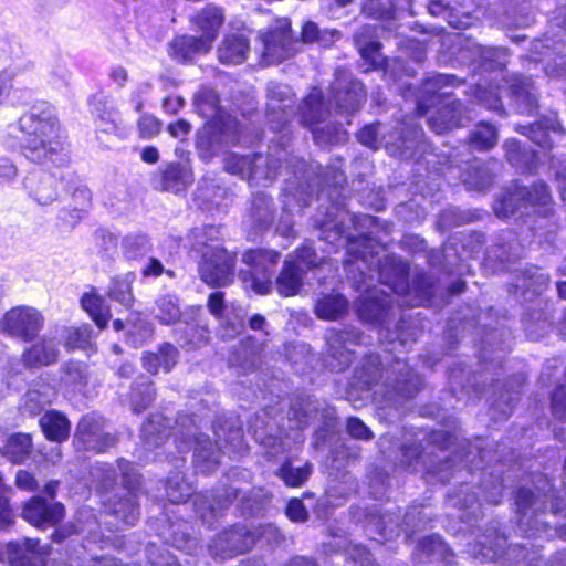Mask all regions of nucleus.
<instances>
[{"label":"nucleus","mask_w":566,"mask_h":566,"mask_svg":"<svg viewBox=\"0 0 566 566\" xmlns=\"http://www.w3.org/2000/svg\"><path fill=\"white\" fill-rule=\"evenodd\" d=\"M19 126L25 134L23 145L31 160L41 161L55 150L53 139L56 135V122L50 115L25 114L20 118Z\"/></svg>","instance_id":"nucleus-1"},{"label":"nucleus","mask_w":566,"mask_h":566,"mask_svg":"<svg viewBox=\"0 0 566 566\" xmlns=\"http://www.w3.org/2000/svg\"><path fill=\"white\" fill-rule=\"evenodd\" d=\"M260 40L263 45L262 56L268 64L281 63L293 57L300 50L287 19L277 20L273 28L260 35Z\"/></svg>","instance_id":"nucleus-2"},{"label":"nucleus","mask_w":566,"mask_h":566,"mask_svg":"<svg viewBox=\"0 0 566 566\" xmlns=\"http://www.w3.org/2000/svg\"><path fill=\"white\" fill-rule=\"evenodd\" d=\"M279 261V253L273 251L251 250L243 254L245 270L240 271V279L258 294H265L271 289L270 269Z\"/></svg>","instance_id":"nucleus-3"},{"label":"nucleus","mask_w":566,"mask_h":566,"mask_svg":"<svg viewBox=\"0 0 566 566\" xmlns=\"http://www.w3.org/2000/svg\"><path fill=\"white\" fill-rule=\"evenodd\" d=\"M280 165L277 159L264 158L261 155L239 156L228 155L224 159V168L233 175L255 184L271 182L277 172Z\"/></svg>","instance_id":"nucleus-4"},{"label":"nucleus","mask_w":566,"mask_h":566,"mask_svg":"<svg viewBox=\"0 0 566 566\" xmlns=\"http://www.w3.org/2000/svg\"><path fill=\"white\" fill-rule=\"evenodd\" d=\"M43 325L42 313L35 307L27 305L12 307L4 313L1 319L3 333L24 342L34 339Z\"/></svg>","instance_id":"nucleus-5"},{"label":"nucleus","mask_w":566,"mask_h":566,"mask_svg":"<svg viewBox=\"0 0 566 566\" xmlns=\"http://www.w3.org/2000/svg\"><path fill=\"white\" fill-rule=\"evenodd\" d=\"M234 258L219 247H207L202 251L199 273L202 281L211 286H223L231 282Z\"/></svg>","instance_id":"nucleus-6"},{"label":"nucleus","mask_w":566,"mask_h":566,"mask_svg":"<svg viewBox=\"0 0 566 566\" xmlns=\"http://www.w3.org/2000/svg\"><path fill=\"white\" fill-rule=\"evenodd\" d=\"M365 96L363 84L354 80L348 71L338 70L336 72V78L331 88L329 104L334 103L340 112L353 113L361 106Z\"/></svg>","instance_id":"nucleus-7"},{"label":"nucleus","mask_w":566,"mask_h":566,"mask_svg":"<svg viewBox=\"0 0 566 566\" xmlns=\"http://www.w3.org/2000/svg\"><path fill=\"white\" fill-rule=\"evenodd\" d=\"M75 437L86 450L97 452L115 443L114 437L103 431L101 421L94 416H85L80 420Z\"/></svg>","instance_id":"nucleus-8"},{"label":"nucleus","mask_w":566,"mask_h":566,"mask_svg":"<svg viewBox=\"0 0 566 566\" xmlns=\"http://www.w3.org/2000/svg\"><path fill=\"white\" fill-rule=\"evenodd\" d=\"M255 543L253 533L231 530L219 535L209 546L211 554L228 558L248 552Z\"/></svg>","instance_id":"nucleus-9"},{"label":"nucleus","mask_w":566,"mask_h":566,"mask_svg":"<svg viewBox=\"0 0 566 566\" xmlns=\"http://www.w3.org/2000/svg\"><path fill=\"white\" fill-rule=\"evenodd\" d=\"M64 516L61 503L48 504L42 497H32L23 509V517L33 525L55 524Z\"/></svg>","instance_id":"nucleus-10"},{"label":"nucleus","mask_w":566,"mask_h":566,"mask_svg":"<svg viewBox=\"0 0 566 566\" xmlns=\"http://www.w3.org/2000/svg\"><path fill=\"white\" fill-rule=\"evenodd\" d=\"M326 342L329 354L340 360L342 364L348 365L352 357L349 346L360 342V334L355 328L329 329L326 334Z\"/></svg>","instance_id":"nucleus-11"},{"label":"nucleus","mask_w":566,"mask_h":566,"mask_svg":"<svg viewBox=\"0 0 566 566\" xmlns=\"http://www.w3.org/2000/svg\"><path fill=\"white\" fill-rule=\"evenodd\" d=\"M24 185L40 205H50L57 198V182L51 175L33 172L25 178Z\"/></svg>","instance_id":"nucleus-12"},{"label":"nucleus","mask_w":566,"mask_h":566,"mask_svg":"<svg viewBox=\"0 0 566 566\" xmlns=\"http://www.w3.org/2000/svg\"><path fill=\"white\" fill-rule=\"evenodd\" d=\"M214 41V35H201L200 38L193 35L177 36L170 43L171 55L179 61L191 59L198 53L208 52Z\"/></svg>","instance_id":"nucleus-13"},{"label":"nucleus","mask_w":566,"mask_h":566,"mask_svg":"<svg viewBox=\"0 0 566 566\" xmlns=\"http://www.w3.org/2000/svg\"><path fill=\"white\" fill-rule=\"evenodd\" d=\"M268 113L271 120L277 117L279 122H287L292 105L291 88L284 84L271 83L268 86Z\"/></svg>","instance_id":"nucleus-14"},{"label":"nucleus","mask_w":566,"mask_h":566,"mask_svg":"<svg viewBox=\"0 0 566 566\" xmlns=\"http://www.w3.org/2000/svg\"><path fill=\"white\" fill-rule=\"evenodd\" d=\"M59 344L43 337L23 353V363L29 367L49 366L57 361Z\"/></svg>","instance_id":"nucleus-15"},{"label":"nucleus","mask_w":566,"mask_h":566,"mask_svg":"<svg viewBox=\"0 0 566 566\" xmlns=\"http://www.w3.org/2000/svg\"><path fill=\"white\" fill-rule=\"evenodd\" d=\"M249 42L241 34L227 35L218 48V57L222 64L237 65L245 61Z\"/></svg>","instance_id":"nucleus-16"},{"label":"nucleus","mask_w":566,"mask_h":566,"mask_svg":"<svg viewBox=\"0 0 566 566\" xmlns=\"http://www.w3.org/2000/svg\"><path fill=\"white\" fill-rule=\"evenodd\" d=\"M195 464L202 473L213 471L220 459V449L208 436L200 434L195 439Z\"/></svg>","instance_id":"nucleus-17"},{"label":"nucleus","mask_w":566,"mask_h":566,"mask_svg":"<svg viewBox=\"0 0 566 566\" xmlns=\"http://www.w3.org/2000/svg\"><path fill=\"white\" fill-rule=\"evenodd\" d=\"M54 392L50 385L35 384L24 395L20 410L23 415L36 416L52 402Z\"/></svg>","instance_id":"nucleus-18"},{"label":"nucleus","mask_w":566,"mask_h":566,"mask_svg":"<svg viewBox=\"0 0 566 566\" xmlns=\"http://www.w3.org/2000/svg\"><path fill=\"white\" fill-rule=\"evenodd\" d=\"M192 181L191 170L178 163L168 164L160 175V188L165 191L179 192Z\"/></svg>","instance_id":"nucleus-19"},{"label":"nucleus","mask_w":566,"mask_h":566,"mask_svg":"<svg viewBox=\"0 0 566 566\" xmlns=\"http://www.w3.org/2000/svg\"><path fill=\"white\" fill-rule=\"evenodd\" d=\"M40 426L44 436L51 441L62 442L70 436L71 423L67 418L57 410L45 412L40 418Z\"/></svg>","instance_id":"nucleus-20"},{"label":"nucleus","mask_w":566,"mask_h":566,"mask_svg":"<svg viewBox=\"0 0 566 566\" xmlns=\"http://www.w3.org/2000/svg\"><path fill=\"white\" fill-rule=\"evenodd\" d=\"M348 308L347 300L340 294H324L315 304V314L321 319L335 321L340 318Z\"/></svg>","instance_id":"nucleus-21"},{"label":"nucleus","mask_w":566,"mask_h":566,"mask_svg":"<svg viewBox=\"0 0 566 566\" xmlns=\"http://www.w3.org/2000/svg\"><path fill=\"white\" fill-rule=\"evenodd\" d=\"M461 104L452 101L443 105L436 115H431L429 118L430 127L437 134H443L454 127L461 125V118L459 116Z\"/></svg>","instance_id":"nucleus-22"},{"label":"nucleus","mask_w":566,"mask_h":566,"mask_svg":"<svg viewBox=\"0 0 566 566\" xmlns=\"http://www.w3.org/2000/svg\"><path fill=\"white\" fill-rule=\"evenodd\" d=\"M178 350L170 344H165L160 347L158 354L148 353L143 357V364L147 371L157 374L160 368L169 371L177 363Z\"/></svg>","instance_id":"nucleus-23"},{"label":"nucleus","mask_w":566,"mask_h":566,"mask_svg":"<svg viewBox=\"0 0 566 566\" xmlns=\"http://www.w3.org/2000/svg\"><path fill=\"white\" fill-rule=\"evenodd\" d=\"M303 270L292 261H285L282 272L276 280V287L281 295L293 296L302 286Z\"/></svg>","instance_id":"nucleus-24"},{"label":"nucleus","mask_w":566,"mask_h":566,"mask_svg":"<svg viewBox=\"0 0 566 566\" xmlns=\"http://www.w3.org/2000/svg\"><path fill=\"white\" fill-rule=\"evenodd\" d=\"M302 119L306 125H313L323 120L327 114V107L322 99V93L318 90H312L304 99L301 108Z\"/></svg>","instance_id":"nucleus-25"},{"label":"nucleus","mask_w":566,"mask_h":566,"mask_svg":"<svg viewBox=\"0 0 566 566\" xmlns=\"http://www.w3.org/2000/svg\"><path fill=\"white\" fill-rule=\"evenodd\" d=\"M32 450V440L29 434H12L3 447V454L12 462L21 463L30 455Z\"/></svg>","instance_id":"nucleus-26"},{"label":"nucleus","mask_w":566,"mask_h":566,"mask_svg":"<svg viewBox=\"0 0 566 566\" xmlns=\"http://www.w3.org/2000/svg\"><path fill=\"white\" fill-rule=\"evenodd\" d=\"M82 307L93 318L95 324L105 328L111 317L109 308L105 305L102 297L94 293H87L81 298Z\"/></svg>","instance_id":"nucleus-27"},{"label":"nucleus","mask_w":566,"mask_h":566,"mask_svg":"<svg viewBox=\"0 0 566 566\" xmlns=\"http://www.w3.org/2000/svg\"><path fill=\"white\" fill-rule=\"evenodd\" d=\"M193 22L203 32L202 35L213 34L216 38L223 23V13L219 8L209 6L193 18Z\"/></svg>","instance_id":"nucleus-28"},{"label":"nucleus","mask_w":566,"mask_h":566,"mask_svg":"<svg viewBox=\"0 0 566 566\" xmlns=\"http://www.w3.org/2000/svg\"><path fill=\"white\" fill-rule=\"evenodd\" d=\"M196 103L198 107V112L207 117V118H221V108L219 107V97L214 90L203 87L201 88L197 96Z\"/></svg>","instance_id":"nucleus-29"},{"label":"nucleus","mask_w":566,"mask_h":566,"mask_svg":"<svg viewBox=\"0 0 566 566\" xmlns=\"http://www.w3.org/2000/svg\"><path fill=\"white\" fill-rule=\"evenodd\" d=\"M370 28H364L361 33H357L355 42L360 52L361 57L370 61L371 65H380L382 63L381 54L379 53L380 44L377 41L369 40L367 34Z\"/></svg>","instance_id":"nucleus-30"},{"label":"nucleus","mask_w":566,"mask_h":566,"mask_svg":"<svg viewBox=\"0 0 566 566\" xmlns=\"http://www.w3.org/2000/svg\"><path fill=\"white\" fill-rule=\"evenodd\" d=\"M515 199H523L530 205H542L545 206L549 199V192L545 184H535L532 189L521 188L516 189L515 192L510 197L509 201Z\"/></svg>","instance_id":"nucleus-31"},{"label":"nucleus","mask_w":566,"mask_h":566,"mask_svg":"<svg viewBox=\"0 0 566 566\" xmlns=\"http://www.w3.org/2000/svg\"><path fill=\"white\" fill-rule=\"evenodd\" d=\"M44 548L36 539H25L21 547V566H46Z\"/></svg>","instance_id":"nucleus-32"},{"label":"nucleus","mask_w":566,"mask_h":566,"mask_svg":"<svg viewBox=\"0 0 566 566\" xmlns=\"http://www.w3.org/2000/svg\"><path fill=\"white\" fill-rule=\"evenodd\" d=\"M312 465L306 463L302 468H293L290 462L284 463L279 470V476L289 486L302 485L310 476Z\"/></svg>","instance_id":"nucleus-33"},{"label":"nucleus","mask_w":566,"mask_h":566,"mask_svg":"<svg viewBox=\"0 0 566 566\" xmlns=\"http://www.w3.org/2000/svg\"><path fill=\"white\" fill-rule=\"evenodd\" d=\"M471 144L478 149H490L497 140V134L493 126L480 124L470 136Z\"/></svg>","instance_id":"nucleus-34"},{"label":"nucleus","mask_w":566,"mask_h":566,"mask_svg":"<svg viewBox=\"0 0 566 566\" xmlns=\"http://www.w3.org/2000/svg\"><path fill=\"white\" fill-rule=\"evenodd\" d=\"M97 138L101 143H106L108 136H115L119 132L118 115L108 112L101 115L96 120Z\"/></svg>","instance_id":"nucleus-35"},{"label":"nucleus","mask_w":566,"mask_h":566,"mask_svg":"<svg viewBox=\"0 0 566 566\" xmlns=\"http://www.w3.org/2000/svg\"><path fill=\"white\" fill-rule=\"evenodd\" d=\"M338 34V32H336L335 30L333 31H321L319 28L317 27V24L313 21H307L304 27H303V30H302V42L304 43H312V42H318L323 45H326L328 44V42H331L336 35Z\"/></svg>","instance_id":"nucleus-36"},{"label":"nucleus","mask_w":566,"mask_h":566,"mask_svg":"<svg viewBox=\"0 0 566 566\" xmlns=\"http://www.w3.org/2000/svg\"><path fill=\"white\" fill-rule=\"evenodd\" d=\"M158 312L156 317L163 324L176 323L180 317L178 304L170 296H163L157 301Z\"/></svg>","instance_id":"nucleus-37"},{"label":"nucleus","mask_w":566,"mask_h":566,"mask_svg":"<svg viewBox=\"0 0 566 566\" xmlns=\"http://www.w3.org/2000/svg\"><path fill=\"white\" fill-rule=\"evenodd\" d=\"M114 513L120 516L126 524L133 525L138 518V507L135 495L129 493L125 499L116 502Z\"/></svg>","instance_id":"nucleus-38"},{"label":"nucleus","mask_w":566,"mask_h":566,"mask_svg":"<svg viewBox=\"0 0 566 566\" xmlns=\"http://www.w3.org/2000/svg\"><path fill=\"white\" fill-rule=\"evenodd\" d=\"M92 329L87 325L73 327L67 331L65 347L69 349L86 348L91 344Z\"/></svg>","instance_id":"nucleus-39"},{"label":"nucleus","mask_w":566,"mask_h":566,"mask_svg":"<svg viewBox=\"0 0 566 566\" xmlns=\"http://www.w3.org/2000/svg\"><path fill=\"white\" fill-rule=\"evenodd\" d=\"M252 217L261 224L272 221L271 200L263 193H259L252 201Z\"/></svg>","instance_id":"nucleus-40"},{"label":"nucleus","mask_w":566,"mask_h":566,"mask_svg":"<svg viewBox=\"0 0 566 566\" xmlns=\"http://www.w3.org/2000/svg\"><path fill=\"white\" fill-rule=\"evenodd\" d=\"M123 244L126 252L130 255L145 253L149 249V240L142 233H130L126 235L123 240Z\"/></svg>","instance_id":"nucleus-41"},{"label":"nucleus","mask_w":566,"mask_h":566,"mask_svg":"<svg viewBox=\"0 0 566 566\" xmlns=\"http://www.w3.org/2000/svg\"><path fill=\"white\" fill-rule=\"evenodd\" d=\"M379 124H371L364 127L358 134L357 138L359 143L369 148L377 149L380 145Z\"/></svg>","instance_id":"nucleus-42"},{"label":"nucleus","mask_w":566,"mask_h":566,"mask_svg":"<svg viewBox=\"0 0 566 566\" xmlns=\"http://www.w3.org/2000/svg\"><path fill=\"white\" fill-rule=\"evenodd\" d=\"M385 310V304L381 302H373L369 296L364 297L358 313L364 319L373 321L377 319L382 311Z\"/></svg>","instance_id":"nucleus-43"},{"label":"nucleus","mask_w":566,"mask_h":566,"mask_svg":"<svg viewBox=\"0 0 566 566\" xmlns=\"http://www.w3.org/2000/svg\"><path fill=\"white\" fill-rule=\"evenodd\" d=\"M143 437L144 446L146 449L158 447L163 444L167 439L166 434L157 432V428L154 426L153 421H149L143 427Z\"/></svg>","instance_id":"nucleus-44"},{"label":"nucleus","mask_w":566,"mask_h":566,"mask_svg":"<svg viewBox=\"0 0 566 566\" xmlns=\"http://www.w3.org/2000/svg\"><path fill=\"white\" fill-rule=\"evenodd\" d=\"M73 210L77 212H85L91 207L92 195L86 186L75 188L72 195Z\"/></svg>","instance_id":"nucleus-45"},{"label":"nucleus","mask_w":566,"mask_h":566,"mask_svg":"<svg viewBox=\"0 0 566 566\" xmlns=\"http://www.w3.org/2000/svg\"><path fill=\"white\" fill-rule=\"evenodd\" d=\"M317 255L313 248L303 247L297 251L295 259H291L290 261L295 262V264L298 265L304 272L305 270L317 265Z\"/></svg>","instance_id":"nucleus-46"},{"label":"nucleus","mask_w":566,"mask_h":566,"mask_svg":"<svg viewBox=\"0 0 566 566\" xmlns=\"http://www.w3.org/2000/svg\"><path fill=\"white\" fill-rule=\"evenodd\" d=\"M139 133L143 138H151L161 129V123L151 115H144L138 122Z\"/></svg>","instance_id":"nucleus-47"},{"label":"nucleus","mask_w":566,"mask_h":566,"mask_svg":"<svg viewBox=\"0 0 566 566\" xmlns=\"http://www.w3.org/2000/svg\"><path fill=\"white\" fill-rule=\"evenodd\" d=\"M552 409L557 418L566 421V386H560L554 391Z\"/></svg>","instance_id":"nucleus-48"},{"label":"nucleus","mask_w":566,"mask_h":566,"mask_svg":"<svg viewBox=\"0 0 566 566\" xmlns=\"http://www.w3.org/2000/svg\"><path fill=\"white\" fill-rule=\"evenodd\" d=\"M286 515L295 522H303L307 518V512L303 502L298 499H293L289 502L286 507Z\"/></svg>","instance_id":"nucleus-49"},{"label":"nucleus","mask_w":566,"mask_h":566,"mask_svg":"<svg viewBox=\"0 0 566 566\" xmlns=\"http://www.w3.org/2000/svg\"><path fill=\"white\" fill-rule=\"evenodd\" d=\"M348 433L357 439H370V430L357 418H349L347 421Z\"/></svg>","instance_id":"nucleus-50"},{"label":"nucleus","mask_w":566,"mask_h":566,"mask_svg":"<svg viewBox=\"0 0 566 566\" xmlns=\"http://www.w3.org/2000/svg\"><path fill=\"white\" fill-rule=\"evenodd\" d=\"M15 485L24 491L32 492L38 489L35 478L25 470H19L15 474Z\"/></svg>","instance_id":"nucleus-51"},{"label":"nucleus","mask_w":566,"mask_h":566,"mask_svg":"<svg viewBox=\"0 0 566 566\" xmlns=\"http://www.w3.org/2000/svg\"><path fill=\"white\" fill-rule=\"evenodd\" d=\"M111 296L119 303L128 306L132 303L130 286L126 282L116 283L111 290Z\"/></svg>","instance_id":"nucleus-52"},{"label":"nucleus","mask_w":566,"mask_h":566,"mask_svg":"<svg viewBox=\"0 0 566 566\" xmlns=\"http://www.w3.org/2000/svg\"><path fill=\"white\" fill-rule=\"evenodd\" d=\"M154 396H155V392H154V389L151 388V386L150 385L146 386L145 390L142 392L140 400H138L136 396H134L132 398L134 411L140 412L144 409H146L150 405V402L154 400Z\"/></svg>","instance_id":"nucleus-53"},{"label":"nucleus","mask_w":566,"mask_h":566,"mask_svg":"<svg viewBox=\"0 0 566 566\" xmlns=\"http://www.w3.org/2000/svg\"><path fill=\"white\" fill-rule=\"evenodd\" d=\"M363 11L371 17L382 18L387 12H389V7L378 0H371L370 2L363 4Z\"/></svg>","instance_id":"nucleus-54"},{"label":"nucleus","mask_w":566,"mask_h":566,"mask_svg":"<svg viewBox=\"0 0 566 566\" xmlns=\"http://www.w3.org/2000/svg\"><path fill=\"white\" fill-rule=\"evenodd\" d=\"M223 298L224 294L222 292H216L209 296L208 307L214 316H221L223 311Z\"/></svg>","instance_id":"nucleus-55"},{"label":"nucleus","mask_w":566,"mask_h":566,"mask_svg":"<svg viewBox=\"0 0 566 566\" xmlns=\"http://www.w3.org/2000/svg\"><path fill=\"white\" fill-rule=\"evenodd\" d=\"M516 505L520 511H525L526 509L534 505V495L531 491L526 489H522L516 494Z\"/></svg>","instance_id":"nucleus-56"},{"label":"nucleus","mask_w":566,"mask_h":566,"mask_svg":"<svg viewBox=\"0 0 566 566\" xmlns=\"http://www.w3.org/2000/svg\"><path fill=\"white\" fill-rule=\"evenodd\" d=\"M421 547L428 551L429 554L442 553L444 544L439 536H432L421 542Z\"/></svg>","instance_id":"nucleus-57"},{"label":"nucleus","mask_w":566,"mask_h":566,"mask_svg":"<svg viewBox=\"0 0 566 566\" xmlns=\"http://www.w3.org/2000/svg\"><path fill=\"white\" fill-rule=\"evenodd\" d=\"M190 130V124L184 119H179L168 126V132L176 138H182Z\"/></svg>","instance_id":"nucleus-58"},{"label":"nucleus","mask_w":566,"mask_h":566,"mask_svg":"<svg viewBox=\"0 0 566 566\" xmlns=\"http://www.w3.org/2000/svg\"><path fill=\"white\" fill-rule=\"evenodd\" d=\"M15 176V166L9 159L0 158V180H11Z\"/></svg>","instance_id":"nucleus-59"},{"label":"nucleus","mask_w":566,"mask_h":566,"mask_svg":"<svg viewBox=\"0 0 566 566\" xmlns=\"http://www.w3.org/2000/svg\"><path fill=\"white\" fill-rule=\"evenodd\" d=\"M164 272L163 264L157 259H150L148 264L143 269L145 276H158Z\"/></svg>","instance_id":"nucleus-60"},{"label":"nucleus","mask_w":566,"mask_h":566,"mask_svg":"<svg viewBox=\"0 0 566 566\" xmlns=\"http://www.w3.org/2000/svg\"><path fill=\"white\" fill-rule=\"evenodd\" d=\"M543 124L537 123L530 128V138L538 145L546 146V134L542 133Z\"/></svg>","instance_id":"nucleus-61"},{"label":"nucleus","mask_w":566,"mask_h":566,"mask_svg":"<svg viewBox=\"0 0 566 566\" xmlns=\"http://www.w3.org/2000/svg\"><path fill=\"white\" fill-rule=\"evenodd\" d=\"M166 112L170 114L177 113L184 106V99L179 96L167 97L163 104Z\"/></svg>","instance_id":"nucleus-62"},{"label":"nucleus","mask_w":566,"mask_h":566,"mask_svg":"<svg viewBox=\"0 0 566 566\" xmlns=\"http://www.w3.org/2000/svg\"><path fill=\"white\" fill-rule=\"evenodd\" d=\"M407 274V268L403 263H400L397 268V282H392V290L395 292H399V287L401 286V290L405 289V276Z\"/></svg>","instance_id":"nucleus-63"},{"label":"nucleus","mask_w":566,"mask_h":566,"mask_svg":"<svg viewBox=\"0 0 566 566\" xmlns=\"http://www.w3.org/2000/svg\"><path fill=\"white\" fill-rule=\"evenodd\" d=\"M142 159L145 161V163H148V164H155L158 161L159 159V153L157 150V148L155 147H146L143 151H142Z\"/></svg>","instance_id":"nucleus-64"}]
</instances>
